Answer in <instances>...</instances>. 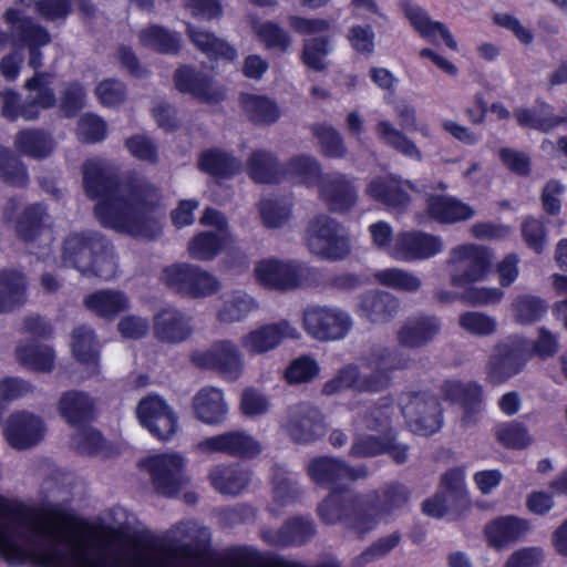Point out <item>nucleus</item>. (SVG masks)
<instances>
[{
    "mask_svg": "<svg viewBox=\"0 0 567 567\" xmlns=\"http://www.w3.org/2000/svg\"><path fill=\"white\" fill-rule=\"evenodd\" d=\"M192 411L195 419L205 425L223 424L229 413V406L221 389L204 386L192 398Z\"/></svg>",
    "mask_w": 567,
    "mask_h": 567,
    "instance_id": "5701e85b",
    "label": "nucleus"
},
{
    "mask_svg": "<svg viewBox=\"0 0 567 567\" xmlns=\"http://www.w3.org/2000/svg\"><path fill=\"white\" fill-rule=\"evenodd\" d=\"M401 413L410 430L419 435H432L442 426L439 401L426 393L404 394L401 399Z\"/></svg>",
    "mask_w": 567,
    "mask_h": 567,
    "instance_id": "2eb2a0df",
    "label": "nucleus"
},
{
    "mask_svg": "<svg viewBox=\"0 0 567 567\" xmlns=\"http://www.w3.org/2000/svg\"><path fill=\"white\" fill-rule=\"evenodd\" d=\"M458 323L465 331L475 336H489L496 331V320L483 312L467 311L460 316Z\"/></svg>",
    "mask_w": 567,
    "mask_h": 567,
    "instance_id": "e2e57ef3",
    "label": "nucleus"
},
{
    "mask_svg": "<svg viewBox=\"0 0 567 567\" xmlns=\"http://www.w3.org/2000/svg\"><path fill=\"white\" fill-rule=\"evenodd\" d=\"M442 396L445 401L461 403L464 408L463 423L470 425L476 421L482 400V390L477 383H462L460 381H446L442 385Z\"/></svg>",
    "mask_w": 567,
    "mask_h": 567,
    "instance_id": "cd10ccee",
    "label": "nucleus"
},
{
    "mask_svg": "<svg viewBox=\"0 0 567 567\" xmlns=\"http://www.w3.org/2000/svg\"><path fill=\"white\" fill-rule=\"evenodd\" d=\"M495 435L503 446L513 450H523L533 442L528 430L524 425L514 422L497 425Z\"/></svg>",
    "mask_w": 567,
    "mask_h": 567,
    "instance_id": "13d9d810",
    "label": "nucleus"
},
{
    "mask_svg": "<svg viewBox=\"0 0 567 567\" xmlns=\"http://www.w3.org/2000/svg\"><path fill=\"white\" fill-rule=\"evenodd\" d=\"M284 427L297 442H310L324 434V423L319 410L309 406L291 410Z\"/></svg>",
    "mask_w": 567,
    "mask_h": 567,
    "instance_id": "393cba45",
    "label": "nucleus"
},
{
    "mask_svg": "<svg viewBox=\"0 0 567 567\" xmlns=\"http://www.w3.org/2000/svg\"><path fill=\"white\" fill-rule=\"evenodd\" d=\"M43 420L34 413L21 411L13 413L4 427L8 443L18 450L37 445L45 434Z\"/></svg>",
    "mask_w": 567,
    "mask_h": 567,
    "instance_id": "4be33fe9",
    "label": "nucleus"
},
{
    "mask_svg": "<svg viewBox=\"0 0 567 567\" xmlns=\"http://www.w3.org/2000/svg\"><path fill=\"white\" fill-rule=\"evenodd\" d=\"M16 357L22 365L35 372H51L54 367L55 354L48 344L21 342L16 349Z\"/></svg>",
    "mask_w": 567,
    "mask_h": 567,
    "instance_id": "c9c22d12",
    "label": "nucleus"
},
{
    "mask_svg": "<svg viewBox=\"0 0 567 567\" xmlns=\"http://www.w3.org/2000/svg\"><path fill=\"white\" fill-rule=\"evenodd\" d=\"M45 219L47 215L41 205L37 204L25 208L16 224L18 236L25 241H31L42 234L50 238V231L44 227Z\"/></svg>",
    "mask_w": 567,
    "mask_h": 567,
    "instance_id": "49530a36",
    "label": "nucleus"
},
{
    "mask_svg": "<svg viewBox=\"0 0 567 567\" xmlns=\"http://www.w3.org/2000/svg\"><path fill=\"white\" fill-rule=\"evenodd\" d=\"M251 28L258 39L269 49L286 51L290 45L289 34L272 22H258L251 19Z\"/></svg>",
    "mask_w": 567,
    "mask_h": 567,
    "instance_id": "4d7b16f0",
    "label": "nucleus"
},
{
    "mask_svg": "<svg viewBox=\"0 0 567 567\" xmlns=\"http://www.w3.org/2000/svg\"><path fill=\"white\" fill-rule=\"evenodd\" d=\"M181 523L166 538L102 534L69 527L16 498L0 495V556L11 565L37 567H202Z\"/></svg>",
    "mask_w": 567,
    "mask_h": 567,
    "instance_id": "f257e3e1",
    "label": "nucleus"
},
{
    "mask_svg": "<svg viewBox=\"0 0 567 567\" xmlns=\"http://www.w3.org/2000/svg\"><path fill=\"white\" fill-rule=\"evenodd\" d=\"M175 85L184 93L208 103L219 101L224 92L214 83L188 68H181L175 74Z\"/></svg>",
    "mask_w": 567,
    "mask_h": 567,
    "instance_id": "2f4dec72",
    "label": "nucleus"
},
{
    "mask_svg": "<svg viewBox=\"0 0 567 567\" xmlns=\"http://www.w3.org/2000/svg\"><path fill=\"white\" fill-rule=\"evenodd\" d=\"M444 249L440 236L421 230L399 233L389 247V256L401 262L430 259Z\"/></svg>",
    "mask_w": 567,
    "mask_h": 567,
    "instance_id": "a211bd4d",
    "label": "nucleus"
},
{
    "mask_svg": "<svg viewBox=\"0 0 567 567\" xmlns=\"http://www.w3.org/2000/svg\"><path fill=\"white\" fill-rule=\"evenodd\" d=\"M196 266L188 264H174L163 269L161 280L168 288L188 295V293H203V288H199L193 280V274H196Z\"/></svg>",
    "mask_w": 567,
    "mask_h": 567,
    "instance_id": "79ce46f5",
    "label": "nucleus"
},
{
    "mask_svg": "<svg viewBox=\"0 0 567 567\" xmlns=\"http://www.w3.org/2000/svg\"><path fill=\"white\" fill-rule=\"evenodd\" d=\"M426 212L431 219L442 224L465 221L475 216V209L450 195H431L426 199Z\"/></svg>",
    "mask_w": 567,
    "mask_h": 567,
    "instance_id": "a878e982",
    "label": "nucleus"
},
{
    "mask_svg": "<svg viewBox=\"0 0 567 567\" xmlns=\"http://www.w3.org/2000/svg\"><path fill=\"white\" fill-rule=\"evenodd\" d=\"M247 169L249 176L256 183H277L282 179L284 168H279L275 157L264 151H257L251 154Z\"/></svg>",
    "mask_w": 567,
    "mask_h": 567,
    "instance_id": "c03bdc74",
    "label": "nucleus"
},
{
    "mask_svg": "<svg viewBox=\"0 0 567 567\" xmlns=\"http://www.w3.org/2000/svg\"><path fill=\"white\" fill-rule=\"evenodd\" d=\"M282 179L307 187L318 185L320 198L334 212H347L357 202V192L342 174L321 175L318 161L311 156L292 157L284 168Z\"/></svg>",
    "mask_w": 567,
    "mask_h": 567,
    "instance_id": "7ed1b4c3",
    "label": "nucleus"
},
{
    "mask_svg": "<svg viewBox=\"0 0 567 567\" xmlns=\"http://www.w3.org/2000/svg\"><path fill=\"white\" fill-rule=\"evenodd\" d=\"M440 492L451 497V502L461 505L468 504V488L464 467H453L446 471L441 478Z\"/></svg>",
    "mask_w": 567,
    "mask_h": 567,
    "instance_id": "6e6d98bb",
    "label": "nucleus"
},
{
    "mask_svg": "<svg viewBox=\"0 0 567 567\" xmlns=\"http://www.w3.org/2000/svg\"><path fill=\"white\" fill-rule=\"evenodd\" d=\"M319 372V363L312 357L301 355L288 364L285 371V380L289 384L306 383L313 380Z\"/></svg>",
    "mask_w": 567,
    "mask_h": 567,
    "instance_id": "bf43d9fd",
    "label": "nucleus"
},
{
    "mask_svg": "<svg viewBox=\"0 0 567 567\" xmlns=\"http://www.w3.org/2000/svg\"><path fill=\"white\" fill-rule=\"evenodd\" d=\"M557 350L558 339L546 328L539 329L532 348L523 337H509L494 348L487 363V377L494 383L504 382L519 373L533 354L546 359Z\"/></svg>",
    "mask_w": 567,
    "mask_h": 567,
    "instance_id": "20e7f679",
    "label": "nucleus"
},
{
    "mask_svg": "<svg viewBox=\"0 0 567 567\" xmlns=\"http://www.w3.org/2000/svg\"><path fill=\"white\" fill-rule=\"evenodd\" d=\"M155 488L163 495L175 496L189 483L187 458L179 452H167L147 457L143 462Z\"/></svg>",
    "mask_w": 567,
    "mask_h": 567,
    "instance_id": "ddd939ff",
    "label": "nucleus"
},
{
    "mask_svg": "<svg viewBox=\"0 0 567 567\" xmlns=\"http://www.w3.org/2000/svg\"><path fill=\"white\" fill-rule=\"evenodd\" d=\"M375 133L382 142L403 155L422 161L423 155L416 144L389 121H380L375 126Z\"/></svg>",
    "mask_w": 567,
    "mask_h": 567,
    "instance_id": "37998d69",
    "label": "nucleus"
},
{
    "mask_svg": "<svg viewBox=\"0 0 567 567\" xmlns=\"http://www.w3.org/2000/svg\"><path fill=\"white\" fill-rule=\"evenodd\" d=\"M240 103L246 114L257 123H272L280 115L277 104L265 96L243 94Z\"/></svg>",
    "mask_w": 567,
    "mask_h": 567,
    "instance_id": "09e8293b",
    "label": "nucleus"
},
{
    "mask_svg": "<svg viewBox=\"0 0 567 567\" xmlns=\"http://www.w3.org/2000/svg\"><path fill=\"white\" fill-rule=\"evenodd\" d=\"M331 48L327 39L316 38L305 42L302 61L310 69L320 71L327 66L326 58Z\"/></svg>",
    "mask_w": 567,
    "mask_h": 567,
    "instance_id": "69168bd1",
    "label": "nucleus"
},
{
    "mask_svg": "<svg viewBox=\"0 0 567 567\" xmlns=\"http://www.w3.org/2000/svg\"><path fill=\"white\" fill-rule=\"evenodd\" d=\"M405 365L406 360L399 353L383 350L361 365L349 364L341 368L334 378L326 382L323 392L329 395L346 389L357 392H377L388 386L390 371Z\"/></svg>",
    "mask_w": 567,
    "mask_h": 567,
    "instance_id": "39448f33",
    "label": "nucleus"
},
{
    "mask_svg": "<svg viewBox=\"0 0 567 567\" xmlns=\"http://www.w3.org/2000/svg\"><path fill=\"white\" fill-rule=\"evenodd\" d=\"M270 401L256 389L248 388L241 393L239 409L245 416L258 417L269 411Z\"/></svg>",
    "mask_w": 567,
    "mask_h": 567,
    "instance_id": "774afa93",
    "label": "nucleus"
},
{
    "mask_svg": "<svg viewBox=\"0 0 567 567\" xmlns=\"http://www.w3.org/2000/svg\"><path fill=\"white\" fill-rule=\"evenodd\" d=\"M351 316L337 307L308 306L302 312L305 331L318 341H337L352 329Z\"/></svg>",
    "mask_w": 567,
    "mask_h": 567,
    "instance_id": "f8f14e48",
    "label": "nucleus"
},
{
    "mask_svg": "<svg viewBox=\"0 0 567 567\" xmlns=\"http://www.w3.org/2000/svg\"><path fill=\"white\" fill-rule=\"evenodd\" d=\"M256 309L257 302L251 296L236 292L225 299L218 309L217 317L221 322L233 323L241 321Z\"/></svg>",
    "mask_w": 567,
    "mask_h": 567,
    "instance_id": "de8ad7c7",
    "label": "nucleus"
},
{
    "mask_svg": "<svg viewBox=\"0 0 567 567\" xmlns=\"http://www.w3.org/2000/svg\"><path fill=\"white\" fill-rule=\"evenodd\" d=\"M259 213L267 227L277 228L289 219L291 205L285 200L262 199L259 203Z\"/></svg>",
    "mask_w": 567,
    "mask_h": 567,
    "instance_id": "052dcab7",
    "label": "nucleus"
},
{
    "mask_svg": "<svg viewBox=\"0 0 567 567\" xmlns=\"http://www.w3.org/2000/svg\"><path fill=\"white\" fill-rule=\"evenodd\" d=\"M58 411L66 423L78 426L92 417L94 400L82 391H66L59 399Z\"/></svg>",
    "mask_w": 567,
    "mask_h": 567,
    "instance_id": "473e14b6",
    "label": "nucleus"
},
{
    "mask_svg": "<svg viewBox=\"0 0 567 567\" xmlns=\"http://www.w3.org/2000/svg\"><path fill=\"white\" fill-rule=\"evenodd\" d=\"M14 145L21 154L35 159L49 156L55 146L50 135L34 130L21 131L16 137Z\"/></svg>",
    "mask_w": 567,
    "mask_h": 567,
    "instance_id": "a19ab883",
    "label": "nucleus"
},
{
    "mask_svg": "<svg viewBox=\"0 0 567 567\" xmlns=\"http://www.w3.org/2000/svg\"><path fill=\"white\" fill-rule=\"evenodd\" d=\"M516 118L523 126L542 131H548L560 122L558 118L551 116L550 107L545 104L539 105L535 111L518 110L516 112Z\"/></svg>",
    "mask_w": 567,
    "mask_h": 567,
    "instance_id": "680f3d73",
    "label": "nucleus"
},
{
    "mask_svg": "<svg viewBox=\"0 0 567 567\" xmlns=\"http://www.w3.org/2000/svg\"><path fill=\"white\" fill-rule=\"evenodd\" d=\"M86 308L105 319L114 318L118 312L130 307L126 295L118 290H99L84 300Z\"/></svg>",
    "mask_w": 567,
    "mask_h": 567,
    "instance_id": "e433bc0d",
    "label": "nucleus"
},
{
    "mask_svg": "<svg viewBox=\"0 0 567 567\" xmlns=\"http://www.w3.org/2000/svg\"><path fill=\"white\" fill-rule=\"evenodd\" d=\"M83 184L86 195L97 199L95 215L104 227L135 237L155 235L158 225L148 216L141 192L116 184L102 159L85 162Z\"/></svg>",
    "mask_w": 567,
    "mask_h": 567,
    "instance_id": "f03ea898",
    "label": "nucleus"
},
{
    "mask_svg": "<svg viewBox=\"0 0 567 567\" xmlns=\"http://www.w3.org/2000/svg\"><path fill=\"white\" fill-rule=\"evenodd\" d=\"M192 332L189 318L174 308H165L154 317V334L165 343H178Z\"/></svg>",
    "mask_w": 567,
    "mask_h": 567,
    "instance_id": "c85d7f7f",
    "label": "nucleus"
},
{
    "mask_svg": "<svg viewBox=\"0 0 567 567\" xmlns=\"http://www.w3.org/2000/svg\"><path fill=\"white\" fill-rule=\"evenodd\" d=\"M200 223L215 227L217 231H205L195 236L188 244V252L195 259L210 260L231 243V237L225 217L213 208L205 210Z\"/></svg>",
    "mask_w": 567,
    "mask_h": 567,
    "instance_id": "6ab92c4d",
    "label": "nucleus"
},
{
    "mask_svg": "<svg viewBox=\"0 0 567 567\" xmlns=\"http://www.w3.org/2000/svg\"><path fill=\"white\" fill-rule=\"evenodd\" d=\"M0 177L12 185L22 186L27 182L25 168L19 159L4 147H0Z\"/></svg>",
    "mask_w": 567,
    "mask_h": 567,
    "instance_id": "0e129e2a",
    "label": "nucleus"
},
{
    "mask_svg": "<svg viewBox=\"0 0 567 567\" xmlns=\"http://www.w3.org/2000/svg\"><path fill=\"white\" fill-rule=\"evenodd\" d=\"M307 272L303 264L277 258L261 259L254 267V277L260 286L280 291L299 287Z\"/></svg>",
    "mask_w": 567,
    "mask_h": 567,
    "instance_id": "f3484780",
    "label": "nucleus"
},
{
    "mask_svg": "<svg viewBox=\"0 0 567 567\" xmlns=\"http://www.w3.org/2000/svg\"><path fill=\"white\" fill-rule=\"evenodd\" d=\"M434 317H417L405 321L398 333L399 341L406 347H421L431 341L440 331Z\"/></svg>",
    "mask_w": 567,
    "mask_h": 567,
    "instance_id": "f704fd0d",
    "label": "nucleus"
},
{
    "mask_svg": "<svg viewBox=\"0 0 567 567\" xmlns=\"http://www.w3.org/2000/svg\"><path fill=\"white\" fill-rule=\"evenodd\" d=\"M249 473L239 465L216 466L209 474L212 485L221 494L237 495L249 483Z\"/></svg>",
    "mask_w": 567,
    "mask_h": 567,
    "instance_id": "4c0bfd02",
    "label": "nucleus"
},
{
    "mask_svg": "<svg viewBox=\"0 0 567 567\" xmlns=\"http://www.w3.org/2000/svg\"><path fill=\"white\" fill-rule=\"evenodd\" d=\"M511 310L515 321L520 324H530L544 317L547 305L539 297L522 295L513 300Z\"/></svg>",
    "mask_w": 567,
    "mask_h": 567,
    "instance_id": "3c124183",
    "label": "nucleus"
},
{
    "mask_svg": "<svg viewBox=\"0 0 567 567\" xmlns=\"http://www.w3.org/2000/svg\"><path fill=\"white\" fill-rule=\"evenodd\" d=\"M224 454L239 457H255L261 452L260 443L243 431L224 432Z\"/></svg>",
    "mask_w": 567,
    "mask_h": 567,
    "instance_id": "603ef678",
    "label": "nucleus"
},
{
    "mask_svg": "<svg viewBox=\"0 0 567 567\" xmlns=\"http://www.w3.org/2000/svg\"><path fill=\"white\" fill-rule=\"evenodd\" d=\"M396 417V409L391 400L384 398L369 414L355 422L358 432L351 446V455L355 457H370L382 453H389L396 463H403L408 458V446L396 442L392 437L381 439V435L364 434L361 431L369 430L384 434L391 427Z\"/></svg>",
    "mask_w": 567,
    "mask_h": 567,
    "instance_id": "423d86ee",
    "label": "nucleus"
},
{
    "mask_svg": "<svg viewBox=\"0 0 567 567\" xmlns=\"http://www.w3.org/2000/svg\"><path fill=\"white\" fill-rule=\"evenodd\" d=\"M6 22L12 29V47L14 53L4 56L0 62V73L8 80L13 81L18 78L23 62V55L20 51L27 45L30 50V65L33 69L42 66L39 47L50 42L49 33L41 27L31 22L19 8H11L6 12Z\"/></svg>",
    "mask_w": 567,
    "mask_h": 567,
    "instance_id": "6e6552de",
    "label": "nucleus"
},
{
    "mask_svg": "<svg viewBox=\"0 0 567 567\" xmlns=\"http://www.w3.org/2000/svg\"><path fill=\"white\" fill-rule=\"evenodd\" d=\"M25 289V279L21 274H0V315L23 305Z\"/></svg>",
    "mask_w": 567,
    "mask_h": 567,
    "instance_id": "ea45409f",
    "label": "nucleus"
},
{
    "mask_svg": "<svg viewBox=\"0 0 567 567\" xmlns=\"http://www.w3.org/2000/svg\"><path fill=\"white\" fill-rule=\"evenodd\" d=\"M491 261L492 255L483 246L464 244L454 247L447 259L451 284L463 288L484 279Z\"/></svg>",
    "mask_w": 567,
    "mask_h": 567,
    "instance_id": "9b49d317",
    "label": "nucleus"
},
{
    "mask_svg": "<svg viewBox=\"0 0 567 567\" xmlns=\"http://www.w3.org/2000/svg\"><path fill=\"white\" fill-rule=\"evenodd\" d=\"M198 166L203 172L224 178L237 173L240 168V163L227 153L218 150H208L202 153Z\"/></svg>",
    "mask_w": 567,
    "mask_h": 567,
    "instance_id": "a18cd8bd",
    "label": "nucleus"
},
{
    "mask_svg": "<svg viewBox=\"0 0 567 567\" xmlns=\"http://www.w3.org/2000/svg\"><path fill=\"white\" fill-rule=\"evenodd\" d=\"M309 250L324 259H343L350 252L349 238L338 221L327 215L315 216L305 235Z\"/></svg>",
    "mask_w": 567,
    "mask_h": 567,
    "instance_id": "9d476101",
    "label": "nucleus"
},
{
    "mask_svg": "<svg viewBox=\"0 0 567 567\" xmlns=\"http://www.w3.org/2000/svg\"><path fill=\"white\" fill-rule=\"evenodd\" d=\"M406 502V493L402 486H392L384 492V504L375 505V495L367 501H361L354 508L353 517L350 519L351 527L363 535L372 530L384 513L403 505Z\"/></svg>",
    "mask_w": 567,
    "mask_h": 567,
    "instance_id": "412c9836",
    "label": "nucleus"
},
{
    "mask_svg": "<svg viewBox=\"0 0 567 567\" xmlns=\"http://www.w3.org/2000/svg\"><path fill=\"white\" fill-rule=\"evenodd\" d=\"M72 437V446L81 454H100L103 452V439L100 433L87 426L78 425Z\"/></svg>",
    "mask_w": 567,
    "mask_h": 567,
    "instance_id": "338daca9",
    "label": "nucleus"
},
{
    "mask_svg": "<svg viewBox=\"0 0 567 567\" xmlns=\"http://www.w3.org/2000/svg\"><path fill=\"white\" fill-rule=\"evenodd\" d=\"M299 330L288 320L256 327L240 338V347L249 355L264 354L278 348L285 339L297 340Z\"/></svg>",
    "mask_w": 567,
    "mask_h": 567,
    "instance_id": "aec40b11",
    "label": "nucleus"
},
{
    "mask_svg": "<svg viewBox=\"0 0 567 567\" xmlns=\"http://www.w3.org/2000/svg\"><path fill=\"white\" fill-rule=\"evenodd\" d=\"M403 11L411 27L421 38L433 44H439L440 40H442L449 49L453 51L458 50V44L450 29L441 21L433 20L426 10L417 4L405 2Z\"/></svg>",
    "mask_w": 567,
    "mask_h": 567,
    "instance_id": "b1692460",
    "label": "nucleus"
},
{
    "mask_svg": "<svg viewBox=\"0 0 567 567\" xmlns=\"http://www.w3.org/2000/svg\"><path fill=\"white\" fill-rule=\"evenodd\" d=\"M138 39L143 47L162 53H175L179 49L178 37L158 25H152L142 30L138 34Z\"/></svg>",
    "mask_w": 567,
    "mask_h": 567,
    "instance_id": "864d4df0",
    "label": "nucleus"
},
{
    "mask_svg": "<svg viewBox=\"0 0 567 567\" xmlns=\"http://www.w3.org/2000/svg\"><path fill=\"white\" fill-rule=\"evenodd\" d=\"M62 262L83 275L111 279L116 272V261L106 239L96 233L70 235L63 245Z\"/></svg>",
    "mask_w": 567,
    "mask_h": 567,
    "instance_id": "0eeeda50",
    "label": "nucleus"
},
{
    "mask_svg": "<svg viewBox=\"0 0 567 567\" xmlns=\"http://www.w3.org/2000/svg\"><path fill=\"white\" fill-rule=\"evenodd\" d=\"M52 76L48 73H37L27 81L25 87L30 92V102L21 105L19 95L12 91L0 93L2 99L1 114L10 121L19 117L34 120L41 109H49L54 105V94L50 89Z\"/></svg>",
    "mask_w": 567,
    "mask_h": 567,
    "instance_id": "1a4fd4ad",
    "label": "nucleus"
},
{
    "mask_svg": "<svg viewBox=\"0 0 567 567\" xmlns=\"http://www.w3.org/2000/svg\"><path fill=\"white\" fill-rule=\"evenodd\" d=\"M193 362L204 369L217 371L225 380L236 381L245 369L243 352L231 340H218L208 350L196 351Z\"/></svg>",
    "mask_w": 567,
    "mask_h": 567,
    "instance_id": "dca6fc26",
    "label": "nucleus"
},
{
    "mask_svg": "<svg viewBox=\"0 0 567 567\" xmlns=\"http://www.w3.org/2000/svg\"><path fill=\"white\" fill-rule=\"evenodd\" d=\"M373 278L382 286L405 292H414L422 285L421 279L416 275L395 267L378 270L374 272Z\"/></svg>",
    "mask_w": 567,
    "mask_h": 567,
    "instance_id": "8fccbe9b",
    "label": "nucleus"
},
{
    "mask_svg": "<svg viewBox=\"0 0 567 567\" xmlns=\"http://www.w3.org/2000/svg\"><path fill=\"white\" fill-rule=\"evenodd\" d=\"M528 529L529 525L526 519L516 516H503L489 523L485 532L492 546L504 547L520 538Z\"/></svg>",
    "mask_w": 567,
    "mask_h": 567,
    "instance_id": "72a5a7b5",
    "label": "nucleus"
},
{
    "mask_svg": "<svg viewBox=\"0 0 567 567\" xmlns=\"http://www.w3.org/2000/svg\"><path fill=\"white\" fill-rule=\"evenodd\" d=\"M308 474L313 482L331 486L337 482H346L365 475L363 468L352 470L334 458L319 457L308 465Z\"/></svg>",
    "mask_w": 567,
    "mask_h": 567,
    "instance_id": "c756f323",
    "label": "nucleus"
},
{
    "mask_svg": "<svg viewBox=\"0 0 567 567\" xmlns=\"http://www.w3.org/2000/svg\"><path fill=\"white\" fill-rule=\"evenodd\" d=\"M414 186L409 181H401L393 176L373 179L367 187V193L373 199L394 208H402L409 203V190Z\"/></svg>",
    "mask_w": 567,
    "mask_h": 567,
    "instance_id": "7c9ffc66",
    "label": "nucleus"
},
{
    "mask_svg": "<svg viewBox=\"0 0 567 567\" xmlns=\"http://www.w3.org/2000/svg\"><path fill=\"white\" fill-rule=\"evenodd\" d=\"M72 351L75 358L93 370L97 363V349L92 329L79 327L72 336Z\"/></svg>",
    "mask_w": 567,
    "mask_h": 567,
    "instance_id": "5fc2aeb1",
    "label": "nucleus"
},
{
    "mask_svg": "<svg viewBox=\"0 0 567 567\" xmlns=\"http://www.w3.org/2000/svg\"><path fill=\"white\" fill-rule=\"evenodd\" d=\"M187 31L190 41L208 58L225 59L227 61L236 59L237 51L224 40L216 38L213 33L193 25H188Z\"/></svg>",
    "mask_w": 567,
    "mask_h": 567,
    "instance_id": "58836bf2",
    "label": "nucleus"
},
{
    "mask_svg": "<svg viewBox=\"0 0 567 567\" xmlns=\"http://www.w3.org/2000/svg\"><path fill=\"white\" fill-rule=\"evenodd\" d=\"M396 310L398 300L384 291H370L361 296L354 306L355 313L370 323L386 322Z\"/></svg>",
    "mask_w": 567,
    "mask_h": 567,
    "instance_id": "bb28decb",
    "label": "nucleus"
},
{
    "mask_svg": "<svg viewBox=\"0 0 567 567\" xmlns=\"http://www.w3.org/2000/svg\"><path fill=\"white\" fill-rule=\"evenodd\" d=\"M135 414L138 423L159 441H171L178 432V415L161 395L144 396L136 405Z\"/></svg>",
    "mask_w": 567,
    "mask_h": 567,
    "instance_id": "4468645a",
    "label": "nucleus"
}]
</instances>
